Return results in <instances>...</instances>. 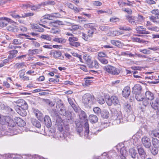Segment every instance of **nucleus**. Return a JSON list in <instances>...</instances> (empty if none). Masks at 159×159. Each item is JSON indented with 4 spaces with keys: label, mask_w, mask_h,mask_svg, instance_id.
<instances>
[{
    "label": "nucleus",
    "mask_w": 159,
    "mask_h": 159,
    "mask_svg": "<svg viewBox=\"0 0 159 159\" xmlns=\"http://www.w3.org/2000/svg\"><path fill=\"white\" fill-rule=\"evenodd\" d=\"M82 102L85 106L91 107L95 102V99L93 96L90 93H86L83 95Z\"/></svg>",
    "instance_id": "f257e3e1"
},
{
    "label": "nucleus",
    "mask_w": 159,
    "mask_h": 159,
    "mask_svg": "<svg viewBox=\"0 0 159 159\" xmlns=\"http://www.w3.org/2000/svg\"><path fill=\"white\" fill-rule=\"evenodd\" d=\"M104 70L108 73L113 75H117L119 74L120 72L114 66L108 65L103 67Z\"/></svg>",
    "instance_id": "f03ea898"
},
{
    "label": "nucleus",
    "mask_w": 159,
    "mask_h": 159,
    "mask_svg": "<svg viewBox=\"0 0 159 159\" xmlns=\"http://www.w3.org/2000/svg\"><path fill=\"white\" fill-rule=\"evenodd\" d=\"M151 12L152 14L155 15V16H149L150 20L155 24H159V20L157 19H159V10L158 9L153 10Z\"/></svg>",
    "instance_id": "7ed1b4c3"
},
{
    "label": "nucleus",
    "mask_w": 159,
    "mask_h": 159,
    "mask_svg": "<svg viewBox=\"0 0 159 159\" xmlns=\"http://www.w3.org/2000/svg\"><path fill=\"white\" fill-rule=\"evenodd\" d=\"M55 116L54 117L56 119L57 125L58 126V129L60 132H62L63 129V120H62L61 117L58 116L57 112L56 111L54 112Z\"/></svg>",
    "instance_id": "20e7f679"
},
{
    "label": "nucleus",
    "mask_w": 159,
    "mask_h": 159,
    "mask_svg": "<svg viewBox=\"0 0 159 159\" xmlns=\"http://www.w3.org/2000/svg\"><path fill=\"white\" fill-rule=\"evenodd\" d=\"M2 118L5 120V122L8 123V125L10 127L13 128L12 129H11V133L13 134V135L16 134H17L16 131V129L13 128L16 126V125L14 121L12 120H10L9 121H7L6 120L9 118V117L7 116L3 117Z\"/></svg>",
    "instance_id": "39448f33"
},
{
    "label": "nucleus",
    "mask_w": 159,
    "mask_h": 159,
    "mask_svg": "<svg viewBox=\"0 0 159 159\" xmlns=\"http://www.w3.org/2000/svg\"><path fill=\"white\" fill-rule=\"evenodd\" d=\"M78 39L76 37H70L68 39L69 44L72 46L77 47L80 46V43L78 42Z\"/></svg>",
    "instance_id": "423d86ee"
},
{
    "label": "nucleus",
    "mask_w": 159,
    "mask_h": 159,
    "mask_svg": "<svg viewBox=\"0 0 159 159\" xmlns=\"http://www.w3.org/2000/svg\"><path fill=\"white\" fill-rule=\"evenodd\" d=\"M113 119L116 120L117 124H120L123 122L122 113L120 111H117L113 116Z\"/></svg>",
    "instance_id": "0eeeda50"
},
{
    "label": "nucleus",
    "mask_w": 159,
    "mask_h": 159,
    "mask_svg": "<svg viewBox=\"0 0 159 159\" xmlns=\"http://www.w3.org/2000/svg\"><path fill=\"white\" fill-rule=\"evenodd\" d=\"M14 103L16 104V106H18L20 107H23L25 109H27L28 106L26 102L23 99H20L14 101Z\"/></svg>",
    "instance_id": "6e6552de"
},
{
    "label": "nucleus",
    "mask_w": 159,
    "mask_h": 159,
    "mask_svg": "<svg viewBox=\"0 0 159 159\" xmlns=\"http://www.w3.org/2000/svg\"><path fill=\"white\" fill-rule=\"evenodd\" d=\"M1 21L0 22V26L2 27H3L7 25L8 22H14L11 19L7 17H2L0 18Z\"/></svg>",
    "instance_id": "1a4fd4ad"
},
{
    "label": "nucleus",
    "mask_w": 159,
    "mask_h": 159,
    "mask_svg": "<svg viewBox=\"0 0 159 159\" xmlns=\"http://www.w3.org/2000/svg\"><path fill=\"white\" fill-rule=\"evenodd\" d=\"M152 108L154 110L159 109V98H154L150 102Z\"/></svg>",
    "instance_id": "9d476101"
},
{
    "label": "nucleus",
    "mask_w": 159,
    "mask_h": 159,
    "mask_svg": "<svg viewBox=\"0 0 159 159\" xmlns=\"http://www.w3.org/2000/svg\"><path fill=\"white\" fill-rule=\"evenodd\" d=\"M142 143L143 145L148 148H149L151 146V141L149 138L146 136H144L141 139Z\"/></svg>",
    "instance_id": "9b49d317"
},
{
    "label": "nucleus",
    "mask_w": 159,
    "mask_h": 159,
    "mask_svg": "<svg viewBox=\"0 0 159 159\" xmlns=\"http://www.w3.org/2000/svg\"><path fill=\"white\" fill-rule=\"evenodd\" d=\"M23 107H20L18 106H15V109L17 113L22 116H25L27 115V112L25 109Z\"/></svg>",
    "instance_id": "f8f14e48"
},
{
    "label": "nucleus",
    "mask_w": 159,
    "mask_h": 159,
    "mask_svg": "<svg viewBox=\"0 0 159 159\" xmlns=\"http://www.w3.org/2000/svg\"><path fill=\"white\" fill-rule=\"evenodd\" d=\"M126 19L132 25H137V17L136 16H131L127 15L125 16Z\"/></svg>",
    "instance_id": "ddd939ff"
},
{
    "label": "nucleus",
    "mask_w": 159,
    "mask_h": 159,
    "mask_svg": "<svg viewBox=\"0 0 159 159\" xmlns=\"http://www.w3.org/2000/svg\"><path fill=\"white\" fill-rule=\"evenodd\" d=\"M133 92L134 93H141L142 87L141 86L138 84H136L132 88Z\"/></svg>",
    "instance_id": "4468645a"
},
{
    "label": "nucleus",
    "mask_w": 159,
    "mask_h": 159,
    "mask_svg": "<svg viewBox=\"0 0 159 159\" xmlns=\"http://www.w3.org/2000/svg\"><path fill=\"white\" fill-rule=\"evenodd\" d=\"M130 93V89L128 86L125 87L122 91V95L124 97H128Z\"/></svg>",
    "instance_id": "2eb2a0df"
},
{
    "label": "nucleus",
    "mask_w": 159,
    "mask_h": 159,
    "mask_svg": "<svg viewBox=\"0 0 159 159\" xmlns=\"http://www.w3.org/2000/svg\"><path fill=\"white\" fill-rule=\"evenodd\" d=\"M136 30L138 33L141 34H148L150 33L146 30L145 28H143V26H139L136 29Z\"/></svg>",
    "instance_id": "dca6fc26"
},
{
    "label": "nucleus",
    "mask_w": 159,
    "mask_h": 159,
    "mask_svg": "<svg viewBox=\"0 0 159 159\" xmlns=\"http://www.w3.org/2000/svg\"><path fill=\"white\" fill-rule=\"evenodd\" d=\"M76 130L80 136H82L83 135V127L82 125L80 123H76Z\"/></svg>",
    "instance_id": "f3484780"
},
{
    "label": "nucleus",
    "mask_w": 159,
    "mask_h": 159,
    "mask_svg": "<svg viewBox=\"0 0 159 159\" xmlns=\"http://www.w3.org/2000/svg\"><path fill=\"white\" fill-rule=\"evenodd\" d=\"M63 116H65L66 117L67 122L69 123H71L73 122V119L72 118L71 113L69 111H66L64 115Z\"/></svg>",
    "instance_id": "a211bd4d"
},
{
    "label": "nucleus",
    "mask_w": 159,
    "mask_h": 159,
    "mask_svg": "<svg viewBox=\"0 0 159 159\" xmlns=\"http://www.w3.org/2000/svg\"><path fill=\"white\" fill-rule=\"evenodd\" d=\"M139 154L142 159H145L147 157L146 152L143 148H140L138 149Z\"/></svg>",
    "instance_id": "6ab92c4d"
},
{
    "label": "nucleus",
    "mask_w": 159,
    "mask_h": 159,
    "mask_svg": "<svg viewBox=\"0 0 159 159\" xmlns=\"http://www.w3.org/2000/svg\"><path fill=\"white\" fill-rule=\"evenodd\" d=\"M34 113L38 120H41L43 119V114L38 109H34Z\"/></svg>",
    "instance_id": "aec40b11"
},
{
    "label": "nucleus",
    "mask_w": 159,
    "mask_h": 159,
    "mask_svg": "<svg viewBox=\"0 0 159 159\" xmlns=\"http://www.w3.org/2000/svg\"><path fill=\"white\" fill-rule=\"evenodd\" d=\"M44 123L47 127H50L52 125L50 118L48 116H46L44 118Z\"/></svg>",
    "instance_id": "412c9836"
},
{
    "label": "nucleus",
    "mask_w": 159,
    "mask_h": 159,
    "mask_svg": "<svg viewBox=\"0 0 159 159\" xmlns=\"http://www.w3.org/2000/svg\"><path fill=\"white\" fill-rule=\"evenodd\" d=\"M145 95L146 98L151 101L155 98L153 93L149 91H146L145 93Z\"/></svg>",
    "instance_id": "4be33fe9"
},
{
    "label": "nucleus",
    "mask_w": 159,
    "mask_h": 159,
    "mask_svg": "<svg viewBox=\"0 0 159 159\" xmlns=\"http://www.w3.org/2000/svg\"><path fill=\"white\" fill-rule=\"evenodd\" d=\"M150 135L152 137H159V130L155 129L150 131L149 133Z\"/></svg>",
    "instance_id": "5701e85b"
},
{
    "label": "nucleus",
    "mask_w": 159,
    "mask_h": 159,
    "mask_svg": "<svg viewBox=\"0 0 159 159\" xmlns=\"http://www.w3.org/2000/svg\"><path fill=\"white\" fill-rule=\"evenodd\" d=\"M7 30L10 31H13L14 32H16L19 31V29L16 26L13 25H11L8 26L7 27Z\"/></svg>",
    "instance_id": "b1692460"
},
{
    "label": "nucleus",
    "mask_w": 159,
    "mask_h": 159,
    "mask_svg": "<svg viewBox=\"0 0 159 159\" xmlns=\"http://www.w3.org/2000/svg\"><path fill=\"white\" fill-rule=\"evenodd\" d=\"M43 4L42 3L35 6H33L32 5L28 4L27 5H24V6L26 7L27 8L30 7L31 8V9L32 10H35L37 9L40 8V7L43 6Z\"/></svg>",
    "instance_id": "393cba45"
},
{
    "label": "nucleus",
    "mask_w": 159,
    "mask_h": 159,
    "mask_svg": "<svg viewBox=\"0 0 159 159\" xmlns=\"http://www.w3.org/2000/svg\"><path fill=\"white\" fill-rule=\"evenodd\" d=\"M89 120L91 123H95L98 121V118L96 116L92 115L89 116Z\"/></svg>",
    "instance_id": "a878e982"
},
{
    "label": "nucleus",
    "mask_w": 159,
    "mask_h": 159,
    "mask_svg": "<svg viewBox=\"0 0 159 159\" xmlns=\"http://www.w3.org/2000/svg\"><path fill=\"white\" fill-rule=\"evenodd\" d=\"M52 55L54 57L57 58L59 57H62L61 59L64 58V57H61V52L60 51H56L52 52Z\"/></svg>",
    "instance_id": "bb28decb"
},
{
    "label": "nucleus",
    "mask_w": 159,
    "mask_h": 159,
    "mask_svg": "<svg viewBox=\"0 0 159 159\" xmlns=\"http://www.w3.org/2000/svg\"><path fill=\"white\" fill-rule=\"evenodd\" d=\"M124 108L125 111L128 112H130L132 110V107L131 106L127 103H125L124 104Z\"/></svg>",
    "instance_id": "cd10ccee"
},
{
    "label": "nucleus",
    "mask_w": 159,
    "mask_h": 159,
    "mask_svg": "<svg viewBox=\"0 0 159 159\" xmlns=\"http://www.w3.org/2000/svg\"><path fill=\"white\" fill-rule=\"evenodd\" d=\"M84 59L85 61V62L89 66L92 63V61L91 59V57L89 56H84Z\"/></svg>",
    "instance_id": "c85d7f7f"
},
{
    "label": "nucleus",
    "mask_w": 159,
    "mask_h": 159,
    "mask_svg": "<svg viewBox=\"0 0 159 159\" xmlns=\"http://www.w3.org/2000/svg\"><path fill=\"white\" fill-rule=\"evenodd\" d=\"M53 40L54 42L62 44H64L66 41V39L63 38H55Z\"/></svg>",
    "instance_id": "c756f323"
},
{
    "label": "nucleus",
    "mask_w": 159,
    "mask_h": 159,
    "mask_svg": "<svg viewBox=\"0 0 159 159\" xmlns=\"http://www.w3.org/2000/svg\"><path fill=\"white\" fill-rule=\"evenodd\" d=\"M68 100L69 104L73 108L74 111L77 112L78 111V109L75 104L74 103L73 100L70 98H68Z\"/></svg>",
    "instance_id": "7c9ffc66"
},
{
    "label": "nucleus",
    "mask_w": 159,
    "mask_h": 159,
    "mask_svg": "<svg viewBox=\"0 0 159 159\" xmlns=\"http://www.w3.org/2000/svg\"><path fill=\"white\" fill-rule=\"evenodd\" d=\"M84 128L85 129V132L84 135L86 137H87L89 133V125L87 122H86L84 125Z\"/></svg>",
    "instance_id": "2f4dec72"
},
{
    "label": "nucleus",
    "mask_w": 159,
    "mask_h": 159,
    "mask_svg": "<svg viewBox=\"0 0 159 159\" xmlns=\"http://www.w3.org/2000/svg\"><path fill=\"white\" fill-rule=\"evenodd\" d=\"M18 51L17 50H13L10 52V54L8 56V59H12L13 58L16 56V54L17 53Z\"/></svg>",
    "instance_id": "473e14b6"
},
{
    "label": "nucleus",
    "mask_w": 159,
    "mask_h": 159,
    "mask_svg": "<svg viewBox=\"0 0 159 159\" xmlns=\"http://www.w3.org/2000/svg\"><path fill=\"white\" fill-rule=\"evenodd\" d=\"M101 116L103 118H107L109 116V112L106 110L103 111L101 113Z\"/></svg>",
    "instance_id": "72a5a7b5"
},
{
    "label": "nucleus",
    "mask_w": 159,
    "mask_h": 159,
    "mask_svg": "<svg viewBox=\"0 0 159 159\" xmlns=\"http://www.w3.org/2000/svg\"><path fill=\"white\" fill-rule=\"evenodd\" d=\"M112 104L115 105L119 104V102L118 98L115 96H112L111 97Z\"/></svg>",
    "instance_id": "f704fd0d"
},
{
    "label": "nucleus",
    "mask_w": 159,
    "mask_h": 159,
    "mask_svg": "<svg viewBox=\"0 0 159 159\" xmlns=\"http://www.w3.org/2000/svg\"><path fill=\"white\" fill-rule=\"evenodd\" d=\"M137 17V23L138 24H140L143 22L145 18L143 16L140 15H138Z\"/></svg>",
    "instance_id": "c9c22d12"
},
{
    "label": "nucleus",
    "mask_w": 159,
    "mask_h": 159,
    "mask_svg": "<svg viewBox=\"0 0 159 159\" xmlns=\"http://www.w3.org/2000/svg\"><path fill=\"white\" fill-rule=\"evenodd\" d=\"M41 50L37 49L30 50H29L28 53L30 55H32L33 54H39L41 52Z\"/></svg>",
    "instance_id": "e433bc0d"
},
{
    "label": "nucleus",
    "mask_w": 159,
    "mask_h": 159,
    "mask_svg": "<svg viewBox=\"0 0 159 159\" xmlns=\"http://www.w3.org/2000/svg\"><path fill=\"white\" fill-rule=\"evenodd\" d=\"M152 143L155 148H159V140L157 139H153L152 140Z\"/></svg>",
    "instance_id": "4c0bfd02"
},
{
    "label": "nucleus",
    "mask_w": 159,
    "mask_h": 159,
    "mask_svg": "<svg viewBox=\"0 0 159 159\" xmlns=\"http://www.w3.org/2000/svg\"><path fill=\"white\" fill-rule=\"evenodd\" d=\"M89 67L90 68H98L99 67L98 63L96 61H92L91 64H90Z\"/></svg>",
    "instance_id": "58836bf2"
},
{
    "label": "nucleus",
    "mask_w": 159,
    "mask_h": 159,
    "mask_svg": "<svg viewBox=\"0 0 159 159\" xmlns=\"http://www.w3.org/2000/svg\"><path fill=\"white\" fill-rule=\"evenodd\" d=\"M16 124L18 126L20 127H23L25 125V121L20 118L18 119Z\"/></svg>",
    "instance_id": "ea45409f"
},
{
    "label": "nucleus",
    "mask_w": 159,
    "mask_h": 159,
    "mask_svg": "<svg viewBox=\"0 0 159 159\" xmlns=\"http://www.w3.org/2000/svg\"><path fill=\"white\" fill-rule=\"evenodd\" d=\"M111 42L112 44L119 47H120L121 46V43L119 41L113 40H111Z\"/></svg>",
    "instance_id": "a19ab883"
},
{
    "label": "nucleus",
    "mask_w": 159,
    "mask_h": 159,
    "mask_svg": "<svg viewBox=\"0 0 159 159\" xmlns=\"http://www.w3.org/2000/svg\"><path fill=\"white\" fill-rule=\"evenodd\" d=\"M32 123L34 126L38 128H39L41 126L40 122L35 119L32 120Z\"/></svg>",
    "instance_id": "79ce46f5"
},
{
    "label": "nucleus",
    "mask_w": 159,
    "mask_h": 159,
    "mask_svg": "<svg viewBox=\"0 0 159 159\" xmlns=\"http://www.w3.org/2000/svg\"><path fill=\"white\" fill-rule=\"evenodd\" d=\"M95 29L94 27H91V29H88L87 32L88 35L89 36V37H92L93 34L95 32Z\"/></svg>",
    "instance_id": "37998d69"
},
{
    "label": "nucleus",
    "mask_w": 159,
    "mask_h": 159,
    "mask_svg": "<svg viewBox=\"0 0 159 159\" xmlns=\"http://www.w3.org/2000/svg\"><path fill=\"white\" fill-rule=\"evenodd\" d=\"M41 38L48 41H51L52 38L50 35L48 34H43L41 36Z\"/></svg>",
    "instance_id": "c03bdc74"
},
{
    "label": "nucleus",
    "mask_w": 159,
    "mask_h": 159,
    "mask_svg": "<svg viewBox=\"0 0 159 159\" xmlns=\"http://www.w3.org/2000/svg\"><path fill=\"white\" fill-rule=\"evenodd\" d=\"M135 98L139 101H141L143 100V98L142 96L141 93L135 94Z\"/></svg>",
    "instance_id": "a18cd8bd"
},
{
    "label": "nucleus",
    "mask_w": 159,
    "mask_h": 159,
    "mask_svg": "<svg viewBox=\"0 0 159 159\" xmlns=\"http://www.w3.org/2000/svg\"><path fill=\"white\" fill-rule=\"evenodd\" d=\"M25 64L24 63H18L16 64L15 67L16 69H19L23 68Z\"/></svg>",
    "instance_id": "49530a36"
},
{
    "label": "nucleus",
    "mask_w": 159,
    "mask_h": 159,
    "mask_svg": "<svg viewBox=\"0 0 159 159\" xmlns=\"http://www.w3.org/2000/svg\"><path fill=\"white\" fill-rule=\"evenodd\" d=\"M148 49H140L139 51L144 54L148 55L151 53V52Z\"/></svg>",
    "instance_id": "de8ad7c7"
},
{
    "label": "nucleus",
    "mask_w": 159,
    "mask_h": 159,
    "mask_svg": "<svg viewBox=\"0 0 159 159\" xmlns=\"http://www.w3.org/2000/svg\"><path fill=\"white\" fill-rule=\"evenodd\" d=\"M129 155L132 156L138 154L136 150L134 148H131L129 150Z\"/></svg>",
    "instance_id": "09e8293b"
},
{
    "label": "nucleus",
    "mask_w": 159,
    "mask_h": 159,
    "mask_svg": "<svg viewBox=\"0 0 159 159\" xmlns=\"http://www.w3.org/2000/svg\"><path fill=\"white\" fill-rule=\"evenodd\" d=\"M147 59L146 60V61H149V62H152L153 61H158L159 60L156 58L155 57L151 58V57H148V56H147Z\"/></svg>",
    "instance_id": "8fccbe9b"
},
{
    "label": "nucleus",
    "mask_w": 159,
    "mask_h": 159,
    "mask_svg": "<svg viewBox=\"0 0 159 159\" xmlns=\"http://www.w3.org/2000/svg\"><path fill=\"white\" fill-rule=\"evenodd\" d=\"M135 119V116L133 114L129 115L128 117V120L130 122L134 121Z\"/></svg>",
    "instance_id": "3c124183"
},
{
    "label": "nucleus",
    "mask_w": 159,
    "mask_h": 159,
    "mask_svg": "<svg viewBox=\"0 0 159 159\" xmlns=\"http://www.w3.org/2000/svg\"><path fill=\"white\" fill-rule=\"evenodd\" d=\"M51 32L53 34L59 33L60 32V30L54 27L51 29Z\"/></svg>",
    "instance_id": "603ef678"
},
{
    "label": "nucleus",
    "mask_w": 159,
    "mask_h": 159,
    "mask_svg": "<svg viewBox=\"0 0 159 159\" xmlns=\"http://www.w3.org/2000/svg\"><path fill=\"white\" fill-rule=\"evenodd\" d=\"M119 29L120 30H124L125 31H130L131 30V29L129 27H127L125 26H120Z\"/></svg>",
    "instance_id": "864d4df0"
},
{
    "label": "nucleus",
    "mask_w": 159,
    "mask_h": 159,
    "mask_svg": "<svg viewBox=\"0 0 159 159\" xmlns=\"http://www.w3.org/2000/svg\"><path fill=\"white\" fill-rule=\"evenodd\" d=\"M99 29L102 31H106L110 29V28L106 26L102 25L100 26Z\"/></svg>",
    "instance_id": "5fc2aeb1"
},
{
    "label": "nucleus",
    "mask_w": 159,
    "mask_h": 159,
    "mask_svg": "<svg viewBox=\"0 0 159 159\" xmlns=\"http://www.w3.org/2000/svg\"><path fill=\"white\" fill-rule=\"evenodd\" d=\"M98 59L103 64H106L108 63V61L107 60L104 58H98Z\"/></svg>",
    "instance_id": "6e6d98bb"
},
{
    "label": "nucleus",
    "mask_w": 159,
    "mask_h": 159,
    "mask_svg": "<svg viewBox=\"0 0 159 159\" xmlns=\"http://www.w3.org/2000/svg\"><path fill=\"white\" fill-rule=\"evenodd\" d=\"M97 101L98 102L101 104H103L105 102L104 98L101 96L98 98Z\"/></svg>",
    "instance_id": "4d7b16f0"
},
{
    "label": "nucleus",
    "mask_w": 159,
    "mask_h": 159,
    "mask_svg": "<svg viewBox=\"0 0 159 159\" xmlns=\"http://www.w3.org/2000/svg\"><path fill=\"white\" fill-rule=\"evenodd\" d=\"M93 78V77H88L86 78L85 80V85L86 86H88L90 85L92 82L91 80H89V79Z\"/></svg>",
    "instance_id": "13d9d810"
},
{
    "label": "nucleus",
    "mask_w": 159,
    "mask_h": 159,
    "mask_svg": "<svg viewBox=\"0 0 159 159\" xmlns=\"http://www.w3.org/2000/svg\"><path fill=\"white\" fill-rule=\"evenodd\" d=\"M12 43L14 44L19 45L22 43V42L20 39H15L13 40Z\"/></svg>",
    "instance_id": "bf43d9fd"
},
{
    "label": "nucleus",
    "mask_w": 159,
    "mask_h": 159,
    "mask_svg": "<svg viewBox=\"0 0 159 159\" xmlns=\"http://www.w3.org/2000/svg\"><path fill=\"white\" fill-rule=\"evenodd\" d=\"M98 58H103L107 56V54L105 52H98Z\"/></svg>",
    "instance_id": "052dcab7"
},
{
    "label": "nucleus",
    "mask_w": 159,
    "mask_h": 159,
    "mask_svg": "<svg viewBox=\"0 0 159 159\" xmlns=\"http://www.w3.org/2000/svg\"><path fill=\"white\" fill-rule=\"evenodd\" d=\"M93 111L96 114H99L101 113V110L100 108L98 107H94L93 108Z\"/></svg>",
    "instance_id": "680f3d73"
},
{
    "label": "nucleus",
    "mask_w": 159,
    "mask_h": 159,
    "mask_svg": "<svg viewBox=\"0 0 159 159\" xmlns=\"http://www.w3.org/2000/svg\"><path fill=\"white\" fill-rule=\"evenodd\" d=\"M55 4V2L52 1H46L43 2V5H53Z\"/></svg>",
    "instance_id": "e2e57ef3"
},
{
    "label": "nucleus",
    "mask_w": 159,
    "mask_h": 159,
    "mask_svg": "<svg viewBox=\"0 0 159 159\" xmlns=\"http://www.w3.org/2000/svg\"><path fill=\"white\" fill-rule=\"evenodd\" d=\"M10 15L13 18L16 19H19L20 18H21V16H19L13 12L11 13L10 14Z\"/></svg>",
    "instance_id": "0e129e2a"
},
{
    "label": "nucleus",
    "mask_w": 159,
    "mask_h": 159,
    "mask_svg": "<svg viewBox=\"0 0 159 159\" xmlns=\"http://www.w3.org/2000/svg\"><path fill=\"white\" fill-rule=\"evenodd\" d=\"M34 15V14L32 13L29 12L24 13V14L21 15V18H25L27 17L32 16Z\"/></svg>",
    "instance_id": "69168bd1"
},
{
    "label": "nucleus",
    "mask_w": 159,
    "mask_h": 159,
    "mask_svg": "<svg viewBox=\"0 0 159 159\" xmlns=\"http://www.w3.org/2000/svg\"><path fill=\"white\" fill-rule=\"evenodd\" d=\"M108 126V124L107 122H102L101 123L100 125V127L101 128L103 129L105 128H107Z\"/></svg>",
    "instance_id": "338daca9"
},
{
    "label": "nucleus",
    "mask_w": 159,
    "mask_h": 159,
    "mask_svg": "<svg viewBox=\"0 0 159 159\" xmlns=\"http://www.w3.org/2000/svg\"><path fill=\"white\" fill-rule=\"evenodd\" d=\"M80 27L77 25H72V27L71 29H69L71 30H75L80 28Z\"/></svg>",
    "instance_id": "774afa93"
}]
</instances>
